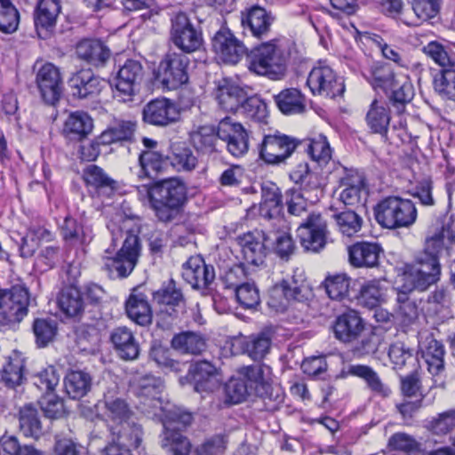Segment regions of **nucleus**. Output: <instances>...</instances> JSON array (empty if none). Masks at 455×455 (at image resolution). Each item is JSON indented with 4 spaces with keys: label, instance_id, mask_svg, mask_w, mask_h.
I'll use <instances>...</instances> for the list:
<instances>
[{
    "label": "nucleus",
    "instance_id": "f257e3e1",
    "mask_svg": "<svg viewBox=\"0 0 455 455\" xmlns=\"http://www.w3.org/2000/svg\"><path fill=\"white\" fill-rule=\"evenodd\" d=\"M156 217L163 222L172 220L187 200V188L178 179L156 182L148 189Z\"/></svg>",
    "mask_w": 455,
    "mask_h": 455
},
{
    "label": "nucleus",
    "instance_id": "f03ea898",
    "mask_svg": "<svg viewBox=\"0 0 455 455\" xmlns=\"http://www.w3.org/2000/svg\"><path fill=\"white\" fill-rule=\"evenodd\" d=\"M287 54L278 40H271L254 47L247 54L250 71L278 80L285 73Z\"/></svg>",
    "mask_w": 455,
    "mask_h": 455
},
{
    "label": "nucleus",
    "instance_id": "7ed1b4c3",
    "mask_svg": "<svg viewBox=\"0 0 455 455\" xmlns=\"http://www.w3.org/2000/svg\"><path fill=\"white\" fill-rule=\"evenodd\" d=\"M155 419L163 422L162 447L172 455H188L190 451V443L178 430L191 424L192 414L180 408H166L164 405L163 416Z\"/></svg>",
    "mask_w": 455,
    "mask_h": 455
},
{
    "label": "nucleus",
    "instance_id": "20e7f679",
    "mask_svg": "<svg viewBox=\"0 0 455 455\" xmlns=\"http://www.w3.org/2000/svg\"><path fill=\"white\" fill-rule=\"evenodd\" d=\"M97 406L107 423L108 432L113 433L115 437L119 433H131L135 427H141L134 421V413L127 402L116 389L108 390Z\"/></svg>",
    "mask_w": 455,
    "mask_h": 455
},
{
    "label": "nucleus",
    "instance_id": "39448f33",
    "mask_svg": "<svg viewBox=\"0 0 455 455\" xmlns=\"http://www.w3.org/2000/svg\"><path fill=\"white\" fill-rule=\"evenodd\" d=\"M376 221L383 228L397 229L411 227L417 220L415 204L400 196H387L374 208Z\"/></svg>",
    "mask_w": 455,
    "mask_h": 455
},
{
    "label": "nucleus",
    "instance_id": "423d86ee",
    "mask_svg": "<svg viewBox=\"0 0 455 455\" xmlns=\"http://www.w3.org/2000/svg\"><path fill=\"white\" fill-rule=\"evenodd\" d=\"M140 251L141 244L139 235L132 230H126L122 247L114 257L103 259L102 268L112 279L125 278L132 274L136 267Z\"/></svg>",
    "mask_w": 455,
    "mask_h": 455
},
{
    "label": "nucleus",
    "instance_id": "0eeeda50",
    "mask_svg": "<svg viewBox=\"0 0 455 455\" xmlns=\"http://www.w3.org/2000/svg\"><path fill=\"white\" fill-rule=\"evenodd\" d=\"M164 384L160 378L151 374L140 377L133 384V392L139 399L138 409L148 418L162 417Z\"/></svg>",
    "mask_w": 455,
    "mask_h": 455
},
{
    "label": "nucleus",
    "instance_id": "6e6552de",
    "mask_svg": "<svg viewBox=\"0 0 455 455\" xmlns=\"http://www.w3.org/2000/svg\"><path fill=\"white\" fill-rule=\"evenodd\" d=\"M145 75L140 61L129 59L121 65L113 78L114 97L122 102H132L140 92Z\"/></svg>",
    "mask_w": 455,
    "mask_h": 455
},
{
    "label": "nucleus",
    "instance_id": "1a4fd4ad",
    "mask_svg": "<svg viewBox=\"0 0 455 455\" xmlns=\"http://www.w3.org/2000/svg\"><path fill=\"white\" fill-rule=\"evenodd\" d=\"M300 145V140L275 131L266 134L259 145V154L267 164H285L296 148Z\"/></svg>",
    "mask_w": 455,
    "mask_h": 455
},
{
    "label": "nucleus",
    "instance_id": "9d476101",
    "mask_svg": "<svg viewBox=\"0 0 455 455\" xmlns=\"http://www.w3.org/2000/svg\"><path fill=\"white\" fill-rule=\"evenodd\" d=\"M29 291L23 284L12 286L0 291V323L8 325L20 323L28 312Z\"/></svg>",
    "mask_w": 455,
    "mask_h": 455
},
{
    "label": "nucleus",
    "instance_id": "9b49d317",
    "mask_svg": "<svg viewBox=\"0 0 455 455\" xmlns=\"http://www.w3.org/2000/svg\"><path fill=\"white\" fill-rule=\"evenodd\" d=\"M170 40L184 53H192L199 50L204 42L201 29L182 12L171 19Z\"/></svg>",
    "mask_w": 455,
    "mask_h": 455
},
{
    "label": "nucleus",
    "instance_id": "f8f14e48",
    "mask_svg": "<svg viewBox=\"0 0 455 455\" xmlns=\"http://www.w3.org/2000/svg\"><path fill=\"white\" fill-rule=\"evenodd\" d=\"M310 290L303 273L297 271L291 279L283 280L271 291L267 304L277 312H283L288 306V301H304L308 299Z\"/></svg>",
    "mask_w": 455,
    "mask_h": 455
},
{
    "label": "nucleus",
    "instance_id": "ddd939ff",
    "mask_svg": "<svg viewBox=\"0 0 455 455\" xmlns=\"http://www.w3.org/2000/svg\"><path fill=\"white\" fill-rule=\"evenodd\" d=\"M189 59L184 53L168 52L158 67L157 78L168 90H175L188 81Z\"/></svg>",
    "mask_w": 455,
    "mask_h": 455
},
{
    "label": "nucleus",
    "instance_id": "4468645a",
    "mask_svg": "<svg viewBox=\"0 0 455 455\" xmlns=\"http://www.w3.org/2000/svg\"><path fill=\"white\" fill-rule=\"evenodd\" d=\"M219 140L225 143L227 151L234 157H242L249 150V134L242 124L231 117L221 119L217 125Z\"/></svg>",
    "mask_w": 455,
    "mask_h": 455
},
{
    "label": "nucleus",
    "instance_id": "2eb2a0df",
    "mask_svg": "<svg viewBox=\"0 0 455 455\" xmlns=\"http://www.w3.org/2000/svg\"><path fill=\"white\" fill-rule=\"evenodd\" d=\"M36 84L42 100L54 106L63 92V80L60 68L51 62L42 63L36 73Z\"/></svg>",
    "mask_w": 455,
    "mask_h": 455
},
{
    "label": "nucleus",
    "instance_id": "dca6fc26",
    "mask_svg": "<svg viewBox=\"0 0 455 455\" xmlns=\"http://www.w3.org/2000/svg\"><path fill=\"white\" fill-rule=\"evenodd\" d=\"M298 236L305 251L317 252L326 244L327 225L319 213H310L299 225Z\"/></svg>",
    "mask_w": 455,
    "mask_h": 455
},
{
    "label": "nucleus",
    "instance_id": "f3484780",
    "mask_svg": "<svg viewBox=\"0 0 455 455\" xmlns=\"http://www.w3.org/2000/svg\"><path fill=\"white\" fill-rule=\"evenodd\" d=\"M307 84L314 95L334 98L344 92V84L333 69L322 63L314 67L307 80Z\"/></svg>",
    "mask_w": 455,
    "mask_h": 455
},
{
    "label": "nucleus",
    "instance_id": "a211bd4d",
    "mask_svg": "<svg viewBox=\"0 0 455 455\" xmlns=\"http://www.w3.org/2000/svg\"><path fill=\"white\" fill-rule=\"evenodd\" d=\"M141 114L144 123L157 127H166L180 119V111L175 102L164 97L148 101Z\"/></svg>",
    "mask_w": 455,
    "mask_h": 455
},
{
    "label": "nucleus",
    "instance_id": "6ab92c4d",
    "mask_svg": "<svg viewBox=\"0 0 455 455\" xmlns=\"http://www.w3.org/2000/svg\"><path fill=\"white\" fill-rule=\"evenodd\" d=\"M267 235L263 230L254 229L238 237V243L241 246L243 258L248 265L262 266L267 256L268 242Z\"/></svg>",
    "mask_w": 455,
    "mask_h": 455
},
{
    "label": "nucleus",
    "instance_id": "aec40b11",
    "mask_svg": "<svg viewBox=\"0 0 455 455\" xmlns=\"http://www.w3.org/2000/svg\"><path fill=\"white\" fill-rule=\"evenodd\" d=\"M212 49L225 63L236 64L246 53L244 44L228 28L222 27L212 41Z\"/></svg>",
    "mask_w": 455,
    "mask_h": 455
},
{
    "label": "nucleus",
    "instance_id": "412c9836",
    "mask_svg": "<svg viewBox=\"0 0 455 455\" xmlns=\"http://www.w3.org/2000/svg\"><path fill=\"white\" fill-rule=\"evenodd\" d=\"M187 378L198 393L212 392L220 387L221 381L217 367L205 360L191 364Z\"/></svg>",
    "mask_w": 455,
    "mask_h": 455
},
{
    "label": "nucleus",
    "instance_id": "4be33fe9",
    "mask_svg": "<svg viewBox=\"0 0 455 455\" xmlns=\"http://www.w3.org/2000/svg\"><path fill=\"white\" fill-rule=\"evenodd\" d=\"M182 276L194 289H204L214 280L215 271L212 265H207L201 256L196 255L183 264Z\"/></svg>",
    "mask_w": 455,
    "mask_h": 455
},
{
    "label": "nucleus",
    "instance_id": "5701e85b",
    "mask_svg": "<svg viewBox=\"0 0 455 455\" xmlns=\"http://www.w3.org/2000/svg\"><path fill=\"white\" fill-rule=\"evenodd\" d=\"M274 20L275 17L270 12L254 5L246 12H242L241 25L244 32L248 31L252 36L260 39L268 35Z\"/></svg>",
    "mask_w": 455,
    "mask_h": 455
},
{
    "label": "nucleus",
    "instance_id": "b1692460",
    "mask_svg": "<svg viewBox=\"0 0 455 455\" xmlns=\"http://www.w3.org/2000/svg\"><path fill=\"white\" fill-rule=\"evenodd\" d=\"M332 329L337 339L350 343L360 337L364 330V323L358 312L350 309L336 318Z\"/></svg>",
    "mask_w": 455,
    "mask_h": 455
},
{
    "label": "nucleus",
    "instance_id": "393cba45",
    "mask_svg": "<svg viewBox=\"0 0 455 455\" xmlns=\"http://www.w3.org/2000/svg\"><path fill=\"white\" fill-rule=\"evenodd\" d=\"M246 94L243 87L226 78L218 81L214 90L219 106L228 112H237Z\"/></svg>",
    "mask_w": 455,
    "mask_h": 455
},
{
    "label": "nucleus",
    "instance_id": "a878e982",
    "mask_svg": "<svg viewBox=\"0 0 455 455\" xmlns=\"http://www.w3.org/2000/svg\"><path fill=\"white\" fill-rule=\"evenodd\" d=\"M419 348L422 358L427 365V370L432 375L439 374L444 368V347L436 340L432 333L420 334Z\"/></svg>",
    "mask_w": 455,
    "mask_h": 455
},
{
    "label": "nucleus",
    "instance_id": "bb28decb",
    "mask_svg": "<svg viewBox=\"0 0 455 455\" xmlns=\"http://www.w3.org/2000/svg\"><path fill=\"white\" fill-rule=\"evenodd\" d=\"M282 195L280 189L273 183L264 184L261 189L259 214L266 220L279 221L284 225V216L282 214Z\"/></svg>",
    "mask_w": 455,
    "mask_h": 455
},
{
    "label": "nucleus",
    "instance_id": "cd10ccee",
    "mask_svg": "<svg viewBox=\"0 0 455 455\" xmlns=\"http://www.w3.org/2000/svg\"><path fill=\"white\" fill-rule=\"evenodd\" d=\"M141 427H135L131 433H119L116 437L108 433L107 444L100 451L101 455H132L131 449L138 448L142 441Z\"/></svg>",
    "mask_w": 455,
    "mask_h": 455
},
{
    "label": "nucleus",
    "instance_id": "c85d7f7f",
    "mask_svg": "<svg viewBox=\"0 0 455 455\" xmlns=\"http://www.w3.org/2000/svg\"><path fill=\"white\" fill-rule=\"evenodd\" d=\"M76 53L79 60L94 68L104 67L111 55L109 48L99 39L80 41L76 44Z\"/></svg>",
    "mask_w": 455,
    "mask_h": 455
},
{
    "label": "nucleus",
    "instance_id": "c756f323",
    "mask_svg": "<svg viewBox=\"0 0 455 455\" xmlns=\"http://www.w3.org/2000/svg\"><path fill=\"white\" fill-rule=\"evenodd\" d=\"M68 85L72 95L78 99L94 97L102 89L101 80L90 69H82L73 74L68 80Z\"/></svg>",
    "mask_w": 455,
    "mask_h": 455
},
{
    "label": "nucleus",
    "instance_id": "7c9ffc66",
    "mask_svg": "<svg viewBox=\"0 0 455 455\" xmlns=\"http://www.w3.org/2000/svg\"><path fill=\"white\" fill-rule=\"evenodd\" d=\"M382 252L377 243L358 242L348 247L349 262L355 267H374L378 266Z\"/></svg>",
    "mask_w": 455,
    "mask_h": 455
},
{
    "label": "nucleus",
    "instance_id": "2f4dec72",
    "mask_svg": "<svg viewBox=\"0 0 455 455\" xmlns=\"http://www.w3.org/2000/svg\"><path fill=\"white\" fill-rule=\"evenodd\" d=\"M127 316L138 325L148 326L152 323L153 313L148 296L138 288L133 289L125 302Z\"/></svg>",
    "mask_w": 455,
    "mask_h": 455
},
{
    "label": "nucleus",
    "instance_id": "473e14b6",
    "mask_svg": "<svg viewBox=\"0 0 455 455\" xmlns=\"http://www.w3.org/2000/svg\"><path fill=\"white\" fill-rule=\"evenodd\" d=\"M279 221L271 222L270 230L267 233L272 238L268 242L274 243L275 253L283 259H288L295 251L296 246L290 234L291 227L284 219V225Z\"/></svg>",
    "mask_w": 455,
    "mask_h": 455
},
{
    "label": "nucleus",
    "instance_id": "72a5a7b5",
    "mask_svg": "<svg viewBox=\"0 0 455 455\" xmlns=\"http://www.w3.org/2000/svg\"><path fill=\"white\" fill-rule=\"evenodd\" d=\"M110 340L118 355L124 360H134L140 355V345L132 331L126 326L115 328Z\"/></svg>",
    "mask_w": 455,
    "mask_h": 455
},
{
    "label": "nucleus",
    "instance_id": "f704fd0d",
    "mask_svg": "<svg viewBox=\"0 0 455 455\" xmlns=\"http://www.w3.org/2000/svg\"><path fill=\"white\" fill-rule=\"evenodd\" d=\"M421 300L414 298L411 292L397 289L396 315L401 324L410 326L414 324L421 312Z\"/></svg>",
    "mask_w": 455,
    "mask_h": 455
},
{
    "label": "nucleus",
    "instance_id": "c9c22d12",
    "mask_svg": "<svg viewBox=\"0 0 455 455\" xmlns=\"http://www.w3.org/2000/svg\"><path fill=\"white\" fill-rule=\"evenodd\" d=\"M171 347L181 355H198L206 350L205 337L200 332L181 331L171 340Z\"/></svg>",
    "mask_w": 455,
    "mask_h": 455
},
{
    "label": "nucleus",
    "instance_id": "e433bc0d",
    "mask_svg": "<svg viewBox=\"0 0 455 455\" xmlns=\"http://www.w3.org/2000/svg\"><path fill=\"white\" fill-rule=\"evenodd\" d=\"M331 217L338 231L345 236L351 237L357 234L363 226V218L352 209H338L331 206Z\"/></svg>",
    "mask_w": 455,
    "mask_h": 455
},
{
    "label": "nucleus",
    "instance_id": "4c0bfd02",
    "mask_svg": "<svg viewBox=\"0 0 455 455\" xmlns=\"http://www.w3.org/2000/svg\"><path fill=\"white\" fill-rule=\"evenodd\" d=\"M83 179L88 187L95 189L100 196H109L116 189V181L108 177L100 167L91 164L83 172Z\"/></svg>",
    "mask_w": 455,
    "mask_h": 455
},
{
    "label": "nucleus",
    "instance_id": "58836bf2",
    "mask_svg": "<svg viewBox=\"0 0 455 455\" xmlns=\"http://www.w3.org/2000/svg\"><path fill=\"white\" fill-rule=\"evenodd\" d=\"M92 118L84 112L71 113L65 121L63 132L71 140H82L92 130Z\"/></svg>",
    "mask_w": 455,
    "mask_h": 455
},
{
    "label": "nucleus",
    "instance_id": "ea45409f",
    "mask_svg": "<svg viewBox=\"0 0 455 455\" xmlns=\"http://www.w3.org/2000/svg\"><path fill=\"white\" fill-rule=\"evenodd\" d=\"M217 126L202 125L190 132L193 147L203 154H212L219 151Z\"/></svg>",
    "mask_w": 455,
    "mask_h": 455
},
{
    "label": "nucleus",
    "instance_id": "a19ab883",
    "mask_svg": "<svg viewBox=\"0 0 455 455\" xmlns=\"http://www.w3.org/2000/svg\"><path fill=\"white\" fill-rule=\"evenodd\" d=\"M140 178L155 180L167 165V159L155 150H143L139 156Z\"/></svg>",
    "mask_w": 455,
    "mask_h": 455
},
{
    "label": "nucleus",
    "instance_id": "79ce46f5",
    "mask_svg": "<svg viewBox=\"0 0 455 455\" xmlns=\"http://www.w3.org/2000/svg\"><path fill=\"white\" fill-rule=\"evenodd\" d=\"M387 289L380 280L365 282L357 296L358 303L368 308L379 307L386 300Z\"/></svg>",
    "mask_w": 455,
    "mask_h": 455
},
{
    "label": "nucleus",
    "instance_id": "37998d69",
    "mask_svg": "<svg viewBox=\"0 0 455 455\" xmlns=\"http://www.w3.org/2000/svg\"><path fill=\"white\" fill-rule=\"evenodd\" d=\"M365 119L372 132L387 137L390 124V110L383 103L374 100L370 106Z\"/></svg>",
    "mask_w": 455,
    "mask_h": 455
},
{
    "label": "nucleus",
    "instance_id": "c03bdc74",
    "mask_svg": "<svg viewBox=\"0 0 455 455\" xmlns=\"http://www.w3.org/2000/svg\"><path fill=\"white\" fill-rule=\"evenodd\" d=\"M92 379L84 371H71L64 379L67 394L72 399H80L85 396L92 388Z\"/></svg>",
    "mask_w": 455,
    "mask_h": 455
},
{
    "label": "nucleus",
    "instance_id": "a18cd8bd",
    "mask_svg": "<svg viewBox=\"0 0 455 455\" xmlns=\"http://www.w3.org/2000/svg\"><path fill=\"white\" fill-rule=\"evenodd\" d=\"M60 309L68 316L77 317L84 309V302L80 291L74 286L63 288L58 297Z\"/></svg>",
    "mask_w": 455,
    "mask_h": 455
},
{
    "label": "nucleus",
    "instance_id": "49530a36",
    "mask_svg": "<svg viewBox=\"0 0 455 455\" xmlns=\"http://www.w3.org/2000/svg\"><path fill=\"white\" fill-rule=\"evenodd\" d=\"M58 0H40L35 13V25L37 29L49 31L56 25L57 17L60 12Z\"/></svg>",
    "mask_w": 455,
    "mask_h": 455
},
{
    "label": "nucleus",
    "instance_id": "de8ad7c7",
    "mask_svg": "<svg viewBox=\"0 0 455 455\" xmlns=\"http://www.w3.org/2000/svg\"><path fill=\"white\" fill-rule=\"evenodd\" d=\"M386 94L396 114L402 115L404 113L407 104L413 98V86L406 76H401V80Z\"/></svg>",
    "mask_w": 455,
    "mask_h": 455
},
{
    "label": "nucleus",
    "instance_id": "09e8293b",
    "mask_svg": "<svg viewBox=\"0 0 455 455\" xmlns=\"http://www.w3.org/2000/svg\"><path fill=\"white\" fill-rule=\"evenodd\" d=\"M310 158L319 165L326 164L331 158V149L327 138L323 134L310 139L300 140V145Z\"/></svg>",
    "mask_w": 455,
    "mask_h": 455
},
{
    "label": "nucleus",
    "instance_id": "8fccbe9b",
    "mask_svg": "<svg viewBox=\"0 0 455 455\" xmlns=\"http://www.w3.org/2000/svg\"><path fill=\"white\" fill-rule=\"evenodd\" d=\"M275 102L285 115L299 114L305 110L304 96L295 88L283 90L275 96Z\"/></svg>",
    "mask_w": 455,
    "mask_h": 455
},
{
    "label": "nucleus",
    "instance_id": "3c124183",
    "mask_svg": "<svg viewBox=\"0 0 455 455\" xmlns=\"http://www.w3.org/2000/svg\"><path fill=\"white\" fill-rule=\"evenodd\" d=\"M344 187L339 194V201L344 206L355 207L361 204L362 194L364 188L363 179L361 176H347L341 180Z\"/></svg>",
    "mask_w": 455,
    "mask_h": 455
},
{
    "label": "nucleus",
    "instance_id": "603ef678",
    "mask_svg": "<svg viewBox=\"0 0 455 455\" xmlns=\"http://www.w3.org/2000/svg\"><path fill=\"white\" fill-rule=\"evenodd\" d=\"M153 300L158 305L172 307L185 306L184 294L173 279H170L160 289L153 292Z\"/></svg>",
    "mask_w": 455,
    "mask_h": 455
},
{
    "label": "nucleus",
    "instance_id": "864d4df0",
    "mask_svg": "<svg viewBox=\"0 0 455 455\" xmlns=\"http://www.w3.org/2000/svg\"><path fill=\"white\" fill-rule=\"evenodd\" d=\"M348 373L363 379L369 388L380 396L387 397L391 393L390 388L381 381L377 372L367 365H350Z\"/></svg>",
    "mask_w": 455,
    "mask_h": 455
},
{
    "label": "nucleus",
    "instance_id": "5fc2aeb1",
    "mask_svg": "<svg viewBox=\"0 0 455 455\" xmlns=\"http://www.w3.org/2000/svg\"><path fill=\"white\" fill-rule=\"evenodd\" d=\"M24 367V359L17 353L5 359L2 368V379L7 386L14 387L23 382Z\"/></svg>",
    "mask_w": 455,
    "mask_h": 455
},
{
    "label": "nucleus",
    "instance_id": "6e6d98bb",
    "mask_svg": "<svg viewBox=\"0 0 455 455\" xmlns=\"http://www.w3.org/2000/svg\"><path fill=\"white\" fill-rule=\"evenodd\" d=\"M290 180L299 186V190L309 192L319 188L317 175L310 171L307 162L298 164L289 173Z\"/></svg>",
    "mask_w": 455,
    "mask_h": 455
},
{
    "label": "nucleus",
    "instance_id": "4d7b16f0",
    "mask_svg": "<svg viewBox=\"0 0 455 455\" xmlns=\"http://www.w3.org/2000/svg\"><path fill=\"white\" fill-rule=\"evenodd\" d=\"M402 76H396L391 67L387 64H376L371 70V84L375 89H381L386 93L395 86Z\"/></svg>",
    "mask_w": 455,
    "mask_h": 455
},
{
    "label": "nucleus",
    "instance_id": "13d9d810",
    "mask_svg": "<svg viewBox=\"0 0 455 455\" xmlns=\"http://www.w3.org/2000/svg\"><path fill=\"white\" fill-rule=\"evenodd\" d=\"M20 428L28 437L37 438L42 433V425L37 410L32 405H25L20 410Z\"/></svg>",
    "mask_w": 455,
    "mask_h": 455
},
{
    "label": "nucleus",
    "instance_id": "bf43d9fd",
    "mask_svg": "<svg viewBox=\"0 0 455 455\" xmlns=\"http://www.w3.org/2000/svg\"><path fill=\"white\" fill-rule=\"evenodd\" d=\"M434 88L444 100H455V64L449 69H440L435 76Z\"/></svg>",
    "mask_w": 455,
    "mask_h": 455
},
{
    "label": "nucleus",
    "instance_id": "052dcab7",
    "mask_svg": "<svg viewBox=\"0 0 455 455\" xmlns=\"http://www.w3.org/2000/svg\"><path fill=\"white\" fill-rule=\"evenodd\" d=\"M20 12L11 0H0V31L10 35L17 31Z\"/></svg>",
    "mask_w": 455,
    "mask_h": 455
},
{
    "label": "nucleus",
    "instance_id": "680f3d73",
    "mask_svg": "<svg viewBox=\"0 0 455 455\" xmlns=\"http://www.w3.org/2000/svg\"><path fill=\"white\" fill-rule=\"evenodd\" d=\"M32 329L37 347H44L53 340L57 332V323L51 318H36L34 320Z\"/></svg>",
    "mask_w": 455,
    "mask_h": 455
},
{
    "label": "nucleus",
    "instance_id": "e2e57ef3",
    "mask_svg": "<svg viewBox=\"0 0 455 455\" xmlns=\"http://www.w3.org/2000/svg\"><path fill=\"white\" fill-rule=\"evenodd\" d=\"M0 453L3 455H44L43 451L31 444L21 445L14 435L0 437Z\"/></svg>",
    "mask_w": 455,
    "mask_h": 455
},
{
    "label": "nucleus",
    "instance_id": "0e129e2a",
    "mask_svg": "<svg viewBox=\"0 0 455 455\" xmlns=\"http://www.w3.org/2000/svg\"><path fill=\"white\" fill-rule=\"evenodd\" d=\"M388 357L396 371H401L406 366H412V369L417 366V359L413 356L412 351L401 342L389 347Z\"/></svg>",
    "mask_w": 455,
    "mask_h": 455
},
{
    "label": "nucleus",
    "instance_id": "69168bd1",
    "mask_svg": "<svg viewBox=\"0 0 455 455\" xmlns=\"http://www.w3.org/2000/svg\"><path fill=\"white\" fill-rule=\"evenodd\" d=\"M60 232L65 240H78L89 243L92 240V230L80 225L72 217H66L60 225Z\"/></svg>",
    "mask_w": 455,
    "mask_h": 455
},
{
    "label": "nucleus",
    "instance_id": "338daca9",
    "mask_svg": "<svg viewBox=\"0 0 455 455\" xmlns=\"http://www.w3.org/2000/svg\"><path fill=\"white\" fill-rule=\"evenodd\" d=\"M271 340L266 333L251 335L244 342V352L254 361L264 358L268 353Z\"/></svg>",
    "mask_w": 455,
    "mask_h": 455
},
{
    "label": "nucleus",
    "instance_id": "774afa93",
    "mask_svg": "<svg viewBox=\"0 0 455 455\" xmlns=\"http://www.w3.org/2000/svg\"><path fill=\"white\" fill-rule=\"evenodd\" d=\"M246 118L255 122H264L267 116V105L259 98L252 96L248 97L243 101L238 111Z\"/></svg>",
    "mask_w": 455,
    "mask_h": 455
}]
</instances>
